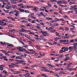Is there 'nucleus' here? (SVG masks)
Segmentation results:
<instances>
[{
  "mask_svg": "<svg viewBox=\"0 0 77 77\" xmlns=\"http://www.w3.org/2000/svg\"><path fill=\"white\" fill-rule=\"evenodd\" d=\"M14 11L16 13V14H14V16H16V17H18L19 16L18 14H19V11L17 10H14Z\"/></svg>",
  "mask_w": 77,
  "mask_h": 77,
  "instance_id": "1",
  "label": "nucleus"
},
{
  "mask_svg": "<svg viewBox=\"0 0 77 77\" xmlns=\"http://www.w3.org/2000/svg\"><path fill=\"white\" fill-rule=\"evenodd\" d=\"M48 33V32H44L42 33V35H44V36H49V34H47Z\"/></svg>",
  "mask_w": 77,
  "mask_h": 77,
  "instance_id": "2",
  "label": "nucleus"
},
{
  "mask_svg": "<svg viewBox=\"0 0 77 77\" xmlns=\"http://www.w3.org/2000/svg\"><path fill=\"white\" fill-rule=\"evenodd\" d=\"M77 44L76 43H75L73 44V49H75V50L77 49Z\"/></svg>",
  "mask_w": 77,
  "mask_h": 77,
  "instance_id": "3",
  "label": "nucleus"
},
{
  "mask_svg": "<svg viewBox=\"0 0 77 77\" xmlns=\"http://www.w3.org/2000/svg\"><path fill=\"white\" fill-rule=\"evenodd\" d=\"M62 50H63L64 51H68V48H64V47H63L61 48Z\"/></svg>",
  "mask_w": 77,
  "mask_h": 77,
  "instance_id": "4",
  "label": "nucleus"
},
{
  "mask_svg": "<svg viewBox=\"0 0 77 77\" xmlns=\"http://www.w3.org/2000/svg\"><path fill=\"white\" fill-rule=\"evenodd\" d=\"M25 7L27 9H30V8H33V6H29L28 5H26Z\"/></svg>",
  "mask_w": 77,
  "mask_h": 77,
  "instance_id": "5",
  "label": "nucleus"
},
{
  "mask_svg": "<svg viewBox=\"0 0 77 77\" xmlns=\"http://www.w3.org/2000/svg\"><path fill=\"white\" fill-rule=\"evenodd\" d=\"M30 75V74L28 73H26L25 74L23 75L25 77H29V75Z\"/></svg>",
  "mask_w": 77,
  "mask_h": 77,
  "instance_id": "6",
  "label": "nucleus"
},
{
  "mask_svg": "<svg viewBox=\"0 0 77 77\" xmlns=\"http://www.w3.org/2000/svg\"><path fill=\"white\" fill-rule=\"evenodd\" d=\"M69 57L66 56V59L64 60V61H67L69 59Z\"/></svg>",
  "mask_w": 77,
  "mask_h": 77,
  "instance_id": "7",
  "label": "nucleus"
},
{
  "mask_svg": "<svg viewBox=\"0 0 77 77\" xmlns=\"http://www.w3.org/2000/svg\"><path fill=\"white\" fill-rule=\"evenodd\" d=\"M39 8L36 7H35L33 9V11H38V9Z\"/></svg>",
  "mask_w": 77,
  "mask_h": 77,
  "instance_id": "8",
  "label": "nucleus"
},
{
  "mask_svg": "<svg viewBox=\"0 0 77 77\" xmlns=\"http://www.w3.org/2000/svg\"><path fill=\"white\" fill-rule=\"evenodd\" d=\"M54 40L55 41H57V40H59V39H60L61 38H59V37H56L55 38H54Z\"/></svg>",
  "mask_w": 77,
  "mask_h": 77,
  "instance_id": "9",
  "label": "nucleus"
},
{
  "mask_svg": "<svg viewBox=\"0 0 77 77\" xmlns=\"http://www.w3.org/2000/svg\"><path fill=\"white\" fill-rule=\"evenodd\" d=\"M64 18H63V19H60L58 20H57V21H65V20H64Z\"/></svg>",
  "mask_w": 77,
  "mask_h": 77,
  "instance_id": "10",
  "label": "nucleus"
},
{
  "mask_svg": "<svg viewBox=\"0 0 77 77\" xmlns=\"http://www.w3.org/2000/svg\"><path fill=\"white\" fill-rule=\"evenodd\" d=\"M7 45L9 46V47H14V45H12V44H9V43L7 44Z\"/></svg>",
  "mask_w": 77,
  "mask_h": 77,
  "instance_id": "11",
  "label": "nucleus"
},
{
  "mask_svg": "<svg viewBox=\"0 0 77 77\" xmlns=\"http://www.w3.org/2000/svg\"><path fill=\"white\" fill-rule=\"evenodd\" d=\"M21 30H22L23 31H20V30L19 31L20 32H26V30H24V29H23V28L21 29Z\"/></svg>",
  "mask_w": 77,
  "mask_h": 77,
  "instance_id": "12",
  "label": "nucleus"
},
{
  "mask_svg": "<svg viewBox=\"0 0 77 77\" xmlns=\"http://www.w3.org/2000/svg\"><path fill=\"white\" fill-rule=\"evenodd\" d=\"M47 5L48 6V7H50V8H51V7H52L51 5V4H50V2H48Z\"/></svg>",
  "mask_w": 77,
  "mask_h": 77,
  "instance_id": "13",
  "label": "nucleus"
},
{
  "mask_svg": "<svg viewBox=\"0 0 77 77\" xmlns=\"http://www.w3.org/2000/svg\"><path fill=\"white\" fill-rule=\"evenodd\" d=\"M14 11H10L9 12V15H12L14 14Z\"/></svg>",
  "mask_w": 77,
  "mask_h": 77,
  "instance_id": "14",
  "label": "nucleus"
},
{
  "mask_svg": "<svg viewBox=\"0 0 77 77\" xmlns=\"http://www.w3.org/2000/svg\"><path fill=\"white\" fill-rule=\"evenodd\" d=\"M65 52V51H63V49L61 50L59 52V53H64Z\"/></svg>",
  "mask_w": 77,
  "mask_h": 77,
  "instance_id": "15",
  "label": "nucleus"
},
{
  "mask_svg": "<svg viewBox=\"0 0 77 77\" xmlns=\"http://www.w3.org/2000/svg\"><path fill=\"white\" fill-rule=\"evenodd\" d=\"M46 20H53V19L51 18H50V17H47Z\"/></svg>",
  "mask_w": 77,
  "mask_h": 77,
  "instance_id": "16",
  "label": "nucleus"
},
{
  "mask_svg": "<svg viewBox=\"0 0 77 77\" xmlns=\"http://www.w3.org/2000/svg\"><path fill=\"white\" fill-rule=\"evenodd\" d=\"M8 67L9 68H14V66H12L10 65H8Z\"/></svg>",
  "mask_w": 77,
  "mask_h": 77,
  "instance_id": "17",
  "label": "nucleus"
},
{
  "mask_svg": "<svg viewBox=\"0 0 77 77\" xmlns=\"http://www.w3.org/2000/svg\"><path fill=\"white\" fill-rule=\"evenodd\" d=\"M75 42V40L74 39H72L70 40V43H72V42Z\"/></svg>",
  "mask_w": 77,
  "mask_h": 77,
  "instance_id": "18",
  "label": "nucleus"
},
{
  "mask_svg": "<svg viewBox=\"0 0 77 77\" xmlns=\"http://www.w3.org/2000/svg\"><path fill=\"white\" fill-rule=\"evenodd\" d=\"M42 71H46V72H49V71H50L49 70H48V69H42Z\"/></svg>",
  "mask_w": 77,
  "mask_h": 77,
  "instance_id": "19",
  "label": "nucleus"
},
{
  "mask_svg": "<svg viewBox=\"0 0 77 77\" xmlns=\"http://www.w3.org/2000/svg\"><path fill=\"white\" fill-rule=\"evenodd\" d=\"M50 1L51 2H54L55 3H56L57 2V1L55 0H50Z\"/></svg>",
  "mask_w": 77,
  "mask_h": 77,
  "instance_id": "20",
  "label": "nucleus"
},
{
  "mask_svg": "<svg viewBox=\"0 0 77 77\" xmlns=\"http://www.w3.org/2000/svg\"><path fill=\"white\" fill-rule=\"evenodd\" d=\"M36 47L37 48V50H40V48H41V47H40V46L38 45H36Z\"/></svg>",
  "mask_w": 77,
  "mask_h": 77,
  "instance_id": "21",
  "label": "nucleus"
},
{
  "mask_svg": "<svg viewBox=\"0 0 77 77\" xmlns=\"http://www.w3.org/2000/svg\"><path fill=\"white\" fill-rule=\"evenodd\" d=\"M16 73H14V74H18L19 73H21V72L20 71H16L15 72Z\"/></svg>",
  "mask_w": 77,
  "mask_h": 77,
  "instance_id": "22",
  "label": "nucleus"
},
{
  "mask_svg": "<svg viewBox=\"0 0 77 77\" xmlns=\"http://www.w3.org/2000/svg\"><path fill=\"white\" fill-rule=\"evenodd\" d=\"M73 48V47L71 46V47H69V50H71V49H72H72H74V48Z\"/></svg>",
  "mask_w": 77,
  "mask_h": 77,
  "instance_id": "23",
  "label": "nucleus"
},
{
  "mask_svg": "<svg viewBox=\"0 0 77 77\" xmlns=\"http://www.w3.org/2000/svg\"><path fill=\"white\" fill-rule=\"evenodd\" d=\"M35 66H38L34 64V65L31 66V67H32V68H34Z\"/></svg>",
  "mask_w": 77,
  "mask_h": 77,
  "instance_id": "24",
  "label": "nucleus"
},
{
  "mask_svg": "<svg viewBox=\"0 0 77 77\" xmlns=\"http://www.w3.org/2000/svg\"><path fill=\"white\" fill-rule=\"evenodd\" d=\"M56 30H54L52 31H51L50 32V33H54V32H56Z\"/></svg>",
  "mask_w": 77,
  "mask_h": 77,
  "instance_id": "25",
  "label": "nucleus"
},
{
  "mask_svg": "<svg viewBox=\"0 0 77 77\" xmlns=\"http://www.w3.org/2000/svg\"><path fill=\"white\" fill-rule=\"evenodd\" d=\"M24 12L25 13H26V14H29L30 13V11H29L25 10Z\"/></svg>",
  "mask_w": 77,
  "mask_h": 77,
  "instance_id": "26",
  "label": "nucleus"
},
{
  "mask_svg": "<svg viewBox=\"0 0 77 77\" xmlns=\"http://www.w3.org/2000/svg\"><path fill=\"white\" fill-rule=\"evenodd\" d=\"M41 75L42 76H43V77H48V76L47 75H44V74H42Z\"/></svg>",
  "mask_w": 77,
  "mask_h": 77,
  "instance_id": "27",
  "label": "nucleus"
},
{
  "mask_svg": "<svg viewBox=\"0 0 77 77\" xmlns=\"http://www.w3.org/2000/svg\"><path fill=\"white\" fill-rule=\"evenodd\" d=\"M17 48V49H19V50H22V49L23 48L20 47H18Z\"/></svg>",
  "mask_w": 77,
  "mask_h": 77,
  "instance_id": "28",
  "label": "nucleus"
},
{
  "mask_svg": "<svg viewBox=\"0 0 77 77\" xmlns=\"http://www.w3.org/2000/svg\"><path fill=\"white\" fill-rule=\"evenodd\" d=\"M57 4L59 5L60 4V3H62V1H60L57 2Z\"/></svg>",
  "mask_w": 77,
  "mask_h": 77,
  "instance_id": "29",
  "label": "nucleus"
},
{
  "mask_svg": "<svg viewBox=\"0 0 77 77\" xmlns=\"http://www.w3.org/2000/svg\"><path fill=\"white\" fill-rule=\"evenodd\" d=\"M12 7H13L12 8H13V9H15V8H17V6L15 5H12Z\"/></svg>",
  "mask_w": 77,
  "mask_h": 77,
  "instance_id": "30",
  "label": "nucleus"
},
{
  "mask_svg": "<svg viewBox=\"0 0 77 77\" xmlns=\"http://www.w3.org/2000/svg\"><path fill=\"white\" fill-rule=\"evenodd\" d=\"M65 30L66 31H67V30H69V28L68 27H66L65 29Z\"/></svg>",
  "mask_w": 77,
  "mask_h": 77,
  "instance_id": "31",
  "label": "nucleus"
},
{
  "mask_svg": "<svg viewBox=\"0 0 77 77\" xmlns=\"http://www.w3.org/2000/svg\"><path fill=\"white\" fill-rule=\"evenodd\" d=\"M25 50H26V49H22V50H19V51H25Z\"/></svg>",
  "mask_w": 77,
  "mask_h": 77,
  "instance_id": "32",
  "label": "nucleus"
},
{
  "mask_svg": "<svg viewBox=\"0 0 77 77\" xmlns=\"http://www.w3.org/2000/svg\"><path fill=\"white\" fill-rule=\"evenodd\" d=\"M16 54L17 55H21V54L20 52H17L16 53Z\"/></svg>",
  "mask_w": 77,
  "mask_h": 77,
  "instance_id": "33",
  "label": "nucleus"
},
{
  "mask_svg": "<svg viewBox=\"0 0 77 77\" xmlns=\"http://www.w3.org/2000/svg\"><path fill=\"white\" fill-rule=\"evenodd\" d=\"M63 3H64V4H66L67 2H66V1L64 0L63 1Z\"/></svg>",
  "mask_w": 77,
  "mask_h": 77,
  "instance_id": "34",
  "label": "nucleus"
},
{
  "mask_svg": "<svg viewBox=\"0 0 77 77\" xmlns=\"http://www.w3.org/2000/svg\"><path fill=\"white\" fill-rule=\"evenodd\" d=\"M40 2H43V3H44L45 2V1L44 0H39Z\"/></svg>",
  "mask_w": 77,
  "mask_h": 77,
  "instance_id": "35",
  "label": "nucleus"
},
{
  "mask_svg": "<svg viewBox=\"0 0 77 77\" xmlns=\"http://www.w3.org/2000/svg\"><path fill=\"white\" fill-rule=\"evenodd\" d=\"M54 70L55 71H60V69H58L57 68H55L54 69Z\"/></svg>",
  "mask_w": 77,
  "mask_h": 77,
  "instance_id": "36",
  "label": "nucleus"
},
{
  "mask_svg": "<svg viewBox=\"0 0 77 77\" xmlns=\"http://www.w3.org/2000/svg\"><path fill=\"white\" fill-rule=\"evenodd\" d=\"M64 18H66V19H68L69 17L67 16H64Z\"/></svg>",
  "mask_w": 77,
  "mask_h": 77,
  "instance_id": "37",
  "label": "nucleus"
},
{
  "mask_svg": "<svg viewBox=\"0 0 77 77\" xmlns=\"http://www.w3.org/2000/svg\"><path fill=\"white\" fill-rule=\"evenodd\" d=\"M20 27V28H24L25 27V26L24 25H21Z\"/></svg>",
  "mask_w": 77,
  "mask_h": 77,
  "instance_id": "38",
  "label": "nucleus"
},
{
  "mask_svg": "<svg viewBox=\"0 0 77 77\" xmlns=\"http://www.w3.org/2000/svg\"><path fill=\"white\" fill-rule=\"evenodd\" d=\"M60 72L61 74H65V73H64L63 71H61Z\"/></svg>",
  "mask_w": 77,
  "mask_h": 77,
  "instance_id": "39",
  "label": "nucleus"
},
{
  "mask_svg": "<svg viewBox=\"0 0 77 77\" xmlns=\"http://www.w3.org/2000/svg\"><path fill=\"white\" fill-rule=\"evenodd\" d=\"M54 14L55 15H58L59 14V13H58L57 12H54Z\"/></svg>",
  "mask_w": 77,
  "mask_h": 77,
  "instance_id": "40",
  "label": "nucleus"
},
{
  "mask_svg": "<svg viewBox=\"0 0 77 77\" xmlns=\"http://www.w3.org/2000/svg\"><path fill=\"white\" fill-rule=\"evenodd\" d=\"M20 71V72H24V70L23 69H20V70H19Z\"/></svg>",
  "mask_w": 77,
  "mask_h": 77,
  "instance_id": "41",
  "label": "nucleus"
},
{
  "mask_svg": "<svg viewBox=\"0 0 77 77\" xmlns=\"http://www.w3.org/2000/svg\"><path fill=\"white\" fill-rule=\"evenodd\" d=\"M3 72L5 73V74H7L8 73L7 71L5 70H4L3 71Z\"/></svg>",
  "mask_w": 77,
  "mask_h": 77,
  "instance_id": "42",
  "label": "nucleus"
},
{
  "mask_svg": "<svg viewBox=\"0 0 77 77\" xmlns=\"http://www.w3.org/2000/svg\"><path fill=\"white\" fill-rule=\"evenodd\" d=\"M59 57L60 58H61V57H63V55L61 54L60 56Z\"/></svg>",
  "mask_w": 77,
  "mask_h": 77,
  "instance_id": "43",
  "label": "nucleus"
},
{
  "mask_svg": "<svg viewBox=\"0 0 77 77\" xmlns=\"http://www.w3.org/2000/svg\"><path fill=\"white\" fill-rule=\"evenodd\" d=\"M25 69H30V68H29V67H25Z\"/></svg>",
  "mask_w": 77,
  "mask_h": 77,
  "instance_id": "44",
  "label": "nucleus"
},
{
  "mask_svg": "<svg viewBox=\"0 0 77 77\" xmlns=\"http://www.w3.org/2000/svg\"><path fill=\"white\" fill-rule=\"evenodd\" d=\"M54 10H50V12H54Z\"/></svg>",
  "mask_w": 77,
  "mask_h": 77,
  "instance_id": "45",
  "label": "nucleus"
},
{
  "mask_svg": "<svg viewBox=\"0 0 77 77\" xmlns=\"http://www.w3.org/2000/svg\"><path fill=\"white\" fill-rule=\"evenodd\" d=\"M40 14H41V15H42L43 16H44V14L43 13V12H41V13H40Z\"/></svg>",
  "mask_w": 77,
  "mask_h": 77,
  "instance_id": "46",
  "label": "nucleus"
},
{
  "mask_svg": "<svg viewBox=\"0 0 77 77\" xmlns=\"http://www.w3.org/2000/svg\"><path fill=\"white\" fill-rule=\"evenodd\" d=\"M29 24H30V23H29V24H26V26H29V27H30V26H30V25H29Z\"/></svg>",
  "mask_w": 77,
  "mask_h": 77,
  "instance_id": "47",
  "label": "nucleus"
},
{
  "mask_svg": "<svg viewBox=\"0 0 77 77\" xmlns=\"http://www.w3.org/2000/svg\"><path fill=\"white\" fill-rule=\"evenodd\" d=\"M20 12H24V10H23V9H20Z\"/></svg>",
  "mask_w": 77,
  "mask_h": 77,
  "instance_id": "48",
  "label": "nucleus"
},
{
  "mask_svg": "<svg viewBox=\"0 0 77 77\" xmlns=\"http://www.w3.org/2000/svg\"><path fill=\"white\" fill-rule=\"evenodd\" d=\"M0 23H2V24H3L4 23V22L0 20Z\"/></svg>",
  "mask_w": 77,
  "mask_h": 77,
  "instance_id": "49",
  "label": "nucleus"
},
{
  "mask_svg": "<svg viewBox=\"0 0 77 77\" xmlns=\"http://www.w3.org/2000/svg\"><path fill=\"white\" fill-rule=\"evenodd\" d=\"M54 7L55 8V9L57 8V6H56V5H54Z\"/></svg>",
  "mask_w": 77,
  "mask_h": 77,
  "instance_id": "50",
  "label": "nucleus"
},
{
  "mask_svg": "<svg viewBox=\"0 0 77 77\" xmlns=\"http://www.w3.org/2000/svg\"><path fill=\"white\" fill-rule=\"evenodd\" d=\"M3 69V68L2 67H0V70H1V71H2Z\"/></svg>",
  "mask_w": 77,
  "mask_h": 77,
  "instance_id": "51",
  "label": "nucleus"
},
{
  "mask_svg": "<svg viewBox=\"0 0 77 77\" xmlns=\"http://www.w3.org/2000/svg\"><path fill=\"white\" fill-rule=\"evenodd\" d=\"M48 30H52V29H51V27L49 29H48Z\"/></svg>",
  "mask_w": 77,
  "mask_h": 77,
  "instance_id": "52",
  "label": "nucleus"
},
{
  "mask_svg": "<svg viewBox=\"0 0 77 77\" xmlns=\"http://www.w3.org/2000/svg\"><path fill=\"white\" fill-rule=\"evenodd\" d=\"M4 60H5V61H8V59L6 58H5V59H4Z\"/></svg>",
  "mask_w": 77,
  "mask_h": 77,
  "instance_id": "53",
  "label": "nucleus"
},
{
  "mask_svg": "<svg viewBox=\"0 0 77 77\" xmlns=\"http://www.w3.org/2000/svg\"><path fill=\"white\" fill-rule=\"evenodd\" d=\"M55 75H56V77H59L58 74H57L56 73H55Z\"/></svg>",
  "mask_w": 77,
  "mask_h": 77,
  "instance_id": "54",
  "label": "nucleus"
},
{
  "mask_svg": "<svg viewBox=\"0 0 77 77\" xmlns=\"http://www.w3.org/2000/svg\"><path fill=\"white\" fill-rule=\"evenodd\" d=\"M69 36H70V37H71V38H72V37H74V36H75V35H73L72 36V35H69Z\"/></svg>",
  "mask_w": 77,
  "mask_h": 77,
  "instance_id": "55",
  "label": "nucleus"
},
{
  "mask_svg": "<svg viewBox=\"0 0 77 77\" xmlns=\"http://www.w3.org/2000/svg\"><path fill=\"white\" fill-rule=\"evenodd\" d=\"M28 21L30 22V23H32V20L31 19H29Z\"/></svg>",
  "mask_w": 77,
  "mask_h": 77,
  "instance_id": "56",
  "label": "nucleus"
},
{
  "mask_svg": "<svg viewBox=\"0 0 77 77\" xmlns=\"http://www.w3.org/2000/svg\"><path fill=\"white\" fill-rule=\"evenodd\" d=\"M2 58H3L4 59H5V58H6V56H3L2 57Z\"/></svg>",
  "mask_w": 77,
  "mask_h": 77,
  "instance_id": "57",
  "label": "nucleus"
},
{
  "mask_svg": "<svg viewBox=\"0 0 77 77\" xmlns=\"http://www.w3.org/2000/svg\"><path fill=\"white\" fill-rule=\"evenodd\" d=\"M8 26L10 27H13V26H12V25H8Z\"/></svg>",
  "mask_w": 77,
  "mask_h": 77,
  "instance_id": "58",
  "label": "nucleus"
},
{
  "mask_svg": "<svg viewBox=\"0 0 77 77\" xmlns=\"http://www.w3.org/2000/svg\"><path fill=\"white\" fill-rule=\"evenodd\" d=\"M74 9V8H73V7L71 6V8L69 9V10H71V9Z\"/></svg>",
  "mask_w": 77,
  "mask_h": 77,
  "instance_id": "59",
  "label": "nucleus"
},
{
  "mask_svg": "<svg viewBox=\"0 0 77 77\" xmlns=\"http://www.w3.org/2000/svg\"><path fill=\"white\" fill-rule=\"evenodd\" d=\"M1 15H6V14L5 13H2L1 14Z\"/></svg>",
  "mask_w": 77,
  "mask_h": 77,
  "instance_id": "60",
  "label": "nucleus"
},
{
  "mask_svg": "<svg viewBox=\"0 0 77 77\" xmlns=\"http://www.w3.org/2000/svg\"><path fill=\"white\" fill-rule=\"evenodd\" d=\"M1 44H2V45H5V43H4L3 42H1Z\"/></svg>",
  "mask_w": 77,
  "mask_h": 77,
  "instance_id": "61",
  "label": "nucleus"
},
{
  "mask_svg": "<svg viewBox=\"0 0 77 77\" xmlns=\"http://www.w3.org/2000/svg\"><path fill=\"white\" fill-rule=\"evenodd\" d=\"M70 12H71V13H72V12H73V11H70L68 12L67 13H69Z\"/></svg>",
  "mask_w": 77,
  "mask_h": 77,
  "instance_id": "62",
  "label": "nucleus"
},
{
  "mask_svg": "<svg viewBox=\"0 0 77 77\" xmlns=\"http://www.w3.org/2000/svg\"><path fill=\"white\" fill-rule=\"evenodd\" d=\"M70 26L72 27H73V28H75V26L72 25H70Z\"/></svg>",
  "mask_w": 77,
  "mask_h": 77,
  "instance_id": "63",
  "label": "nucleus"
},
{
  "mask_svg": "<svg viewBox=\"0 0 77 77\" xmlns=\"http://www.w3.org/2000/svg\"><path fill=\"white\" fill-rule=\"evenodd\" d=\"M7 18L8 19H9L10 20H11V19L12 17H7Z\"/></svg>",
  "mask_w": 77,
  "mask_h": 77,
  "instance_id": "64",
  "label": "nucleus"
}]
</instances>
